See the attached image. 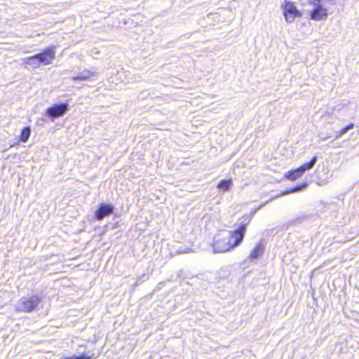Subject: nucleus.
<instances>
[{
  "mask_svg": "<svg viewBox=\"0 0 359 359\" xmlns=\"http://www.w3.org/2000/svg\"><path fill=\"white\" fill-rule=\"evenodd\" d=\"M250 219L247 217L242 221L236 229L217 233L212 241V248L216 253H224L238 247L243 241L247 226Z\"/></svg>",
  "mask_w": 359,
  "mask_h": 359,
  "instance_id": "f257e3e1",
  "label": "nucleus"
},
{
  "mask_svg": "<svg viewBox=\"0 0 359 359\" xmlns=\"http://www.w3.org/2000/svg\"><path fill=\"white\" fill-rule=\"evenodd\" d=\"M91 74L92 73L90 71L86 70L84 72H82L74 77V79L86 80L89 79Z\"/></svg>",
  "mask_w": 359,
  "mask_h": 359,
  "instance_id": "f8f14e48",
  "label": "nucleus"
},
{
  "mask_svg": "<svg viewBox=\"0 0 359 359\" xmlns=\"http://www.w3.org/2000/svg\"><path fill=\"white\" fill-rule=\"evenodd\" d=\"M232 185L231 180H222L217 184V188L226 191L229 189L231 186Z\"/></svg>",
  "mask_w": 359,
  "mask_h": 359,
  "instance_id": "9d476101",
  "label": "nucleus"
},
{
  "mask_svg": "<svg viewBox=\"0 0 359 359\" xmlns=\"http://www.w3.org/2000/svg\"><path fill=\"white\" fill-rule=\"evenodd\" d=\"M264 252V245L261 243H257L255 247L250 251L248 259L250 261H253L254 259L258 258L259 256L262 255Z\"/></svg>",
  "mask_w": 359,
  "mask_h": 359,
  "instance_id": "0eeeda50",
  "label": "nucleus"
},
{
  "mask_svg": "<svg viewBox=\"0 0 359 359\" xmlns=\"http://www.w3.org/2000/svg\"><path fill=\"white\" fill-rule=\"evenodd\" d=\"M114 207L111 204L102 203L94 212V217L98 220L102 219L104 217L114 212Z\"/></svg>",
  "mask_w": 359,
  "mask_h": 359,
  "instance_id": "423d86ee",
  "label": "nucleus"
},
{
  "mask_svg": "<svg viewBox=\"0 0 359 359\" xmlns=\"http://www.w3.org/2000/svg\"><path fill=\"white\" fill-rule=\"evenodd\" d=\"M306 183H304V184H302L300 185H298L294 188H292V189H290V191H287L286 193H292V192H294V191H299L301 190L302 189L304 188L305 187H306Z\"/></svg>",
  "mask_w": 359,
  "mask_h": 359,
  "instance_id": "ddd939ff",
  "label": "nucleus"
},
{
  "mask_svg": "<svg viewBox=\"0 0 359 359\" xmlns=\"http://www.w3.org/2000/svg\"><path fill=\"white\" fill-rule=\"evenodd\" d=\"M346 128V129L348 130L350 129H352L354 128V124L353 123H351L349 124H348L346 126H345Z\"/></svg>",
  "mask_w": 359,
  "mask_h": 359,
  "instance_id": "2eb2a0df",
  "label": "nucleus"
},
{
  "mask_svg": "<svg viewBox=\"0 0 359 359\" xmlns=\"http://www.w3.org/2000/svg\"><path fill=\"white\" fill-rule=\"evenodd\" d=\"M31 130L29 127H25L21 132L20 138L23 142H26L30 136Z\"/></svg>",
  "mask_w": 359,
  "mask_h": 359,
  "instance_id": "9b49d317",
  "label": "nucleus"
},
{
  "mask_svg": "<svg viewBox=\"0 0 359 359\" xmlns=\"http://www.w3.org/2000/svg\"><path fill=\"white\" fill-rule=\"evenodd\" d=\"M347 131H348V130L346 129V128L344 127L343 128H341V130L337 131L336 137H341L343 135H344Z\"/></svg>",
  "mask_w": 359,
  "mask_h": 359,
  "instance_id": "4468645a",
  "label": "nucleus"
},
{
  "mask_svg": "<svg viewBox=\"0 0 359 359\" xmlns=\"http://www.w3.org/2000/svg\"><path fill=\"white\" fill-rule=\"evenodd\" d=\"M303 174L299 171V168L289 170L285 175V177L290 181H294L301 177Z\"/></svg>",
  "mask_w": 359,
  "mask_h": 359,
  "instance_id": "6e6552de",
  "label": "nucleus"
},
{
  "mask_svg": "<svg viewBox=\"0 0 359 359\" xmlns=\"http://www.w3.org/2000/svg\"><path fill=\"white\" fill-rule=\"evenodd\" d=\"M317 161V157L316 156H313L309 162L305 163L298 167L299 171L304 175V173L310 169L314 165Z\"/></svg>",
  "mask_w": 359,
  "mask_h": 359,
  "instance_id": "1a4fd4ad",
  "label": "nucleus"
},
{
  "mask_svg": "<svg viewBox=\"0 0 359 359\" xmlns=\"http://www.w3.org/2000/svg\"><path fill=\"white\" fill-rule=\"evenodd\" d=\"M55 57V50L54 46L46 48L42 52L32 56L29 60H36L41 65H48Z\"/></svg>",
  "mask_w": 359,
  "mask_h": 359,
  "instance_id": "20e7f679",
  "label": "nucleus"
},
{
  "mask_svg": "<svg viewBox=\"0 0 359 359\" xmlns=\"http://www.w3.org/2000/svg\"><path fill=\"white\" fill-rule=\"evenodd\" d=\"M280 7L284 18L287 23H292L294 22L295 19L301 18L303 16L302 12L298 9L294 1H285Z\"/></svg>",
  "mask_w": 359,
  "mask_h": 359,
  "instance_id": "f03ea898",
  "label": "nucleus"
},
{
  "mask_svg": "<svg viewBox=\"0 0 359 359\" xmlns=\"http://www.w3.org/2000/svg\"><path fill=\"white\" fill-rule=\"evenodd\" d=\"M40 302L41 298L38 295L22 297L19 301L17 310L20 312L30 313L38 307Z\"/></svg>",
  "mask_w": 359,
  "mask_h": 359,
  "instance_id": "7ed1b4c3",
  "label": "nucleus"
},
{
  "mask_svg": "<svg viewBox=\"0 0 359 359\" xmlns=\"http://www.w3.org/2000/svg\"><path fill=\"white\" fill-rule=\"evenodd\" d=\"M68 109V104L66 103L60 104H53L46 109V114L50 117H58L62 116Z\"/></svg>",
  "mask_w": 359,
  "mask_h": 359,
  "instance_id": "39448f33",
  "label": "nucleus"
}]
</instances>
